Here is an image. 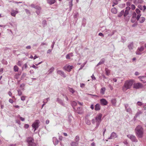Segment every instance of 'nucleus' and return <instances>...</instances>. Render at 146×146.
<instances>
[{
	"mask_svg": "<svg viewBox=\"0 0 146 146\" xmlns=\"http://www.w3.org/2000/svg\"><path fill=\"white\" fill-rule=\"evenodd\" d=\"M135 11L136 12V13L138 14L139 15L140 14V13L141 12L140 11V10L138 9H136L135 10Z\"/></svg>",
	"mask_w": 146,
	"mask_h": 146,
	"instance_id": "nucleus-45",
	"label": "nucleus"
},
{
	"mask_svg": "<svg viewBox=\"0 0 146 146\" xmlns=\"http://www.w3.org/2000/svg\"><path fill=\"white\" fill-rule=\"evenodd\" d=\"M27 142L28 146H35L36 144L34 142V140L31 137H29L27 139Z\"/></svg>",
	"mask_w": 146,
	"mask_h": 146,
	"instance_id": "nucleus-5",
	"label": "nucleus"
},
{
	"mask_svg": "<svg viewBox=\"0 0 146 146\" xmlns=\"http://www.w3.org/2000/svg\"><path fill=\"white\" fill-rule=\"evenodd\" d=\"M100 104H96L95 106V110L96 111H98L100 110Z\"/></svg>",
	"mask_w": 146,
	"mask_h": 146,
	"instance_id": "nucleus-20",
	"label": "nucleus"
},
{
	"mask_svg": "<svg viewBox=\"0 0 146 146\" xmlns=\"http://www.w3.org/2000/svg\"><path fill=\"white\" fill-rule=\"evenodd\" d=\"M26 48L27 49H30L31 48V46L30 45H28L26 46Z\"/></svg>",
	"mask_w": 146,
	"mask_h": 146,
	"instance_id": "nucleus-55",
	"label": "nucleus"
},
{
	"mask_svg": "<svg viewBox=\"0 0 146 146\" xmlns=\"http://www.w3.org/2000/svg\"><path fill=\"white\" fill-rule=\"evenodd\" d=\"M128 104H126L125 105V107L126 111L128 112L129 113H132V111L130 107H128Z\"/></svg>",
	"mask_w": 146,
	"mask_h": 146,
	"instance_id": "nucleus-12",
	"label": "nucleus"
},
{
	"mask_svg": "<svg viewBox=\"0 0 146 146\" xmlns=\"http://www.w3.org/2000/svg\"><path fill=\"white\" fill-rule=\"evenodd\" d=\"M142 112L141 111H138L137 113L135 115L134 117V118H137L139 115L141 114Z\"/></svg>",
	"mask_w": 146,
	"mask_h": 146,
	"instance_id": "nucleus-29",
	"label": "nucleus"
},
{
	"mask_svg": "<svg viewBox=\"0 0 146 146\" xmlns=\"http://www.w3.org/2000/svg\"><path fill=\"white\" fill-rule=\"evenodd\" d=\"M73 118V117L71 115H69L68 117V121L69 122V123L70 124L71 123V122Z\"/></svg>",
	"mask_w": 146,
	"mask_h": 146,
	"instance_id": "nucleus-22",
	"label": "nucleus"
},
{
	"mask_svg": "<svg viewBox=\"0 0 146 146\" xmlns=\"http://www.w3.org/2000/svg\"><path fill=\"white\" fill-rule=\"evenodd\" d=\"M57 101L60 104L62 105L63 106H64V104L63 102V101L60 100L59 98H58L57 99Z\"/></svg>",
	"mask_w": 146,
	"mask_h": 146,
	"instance_id": "nucleus-24",
	"label": "nucleus"
},
{
	"mask_svg": "<svg viewBox=\"0 0 146 146\" xmlns=\"http://www.w3.org/2000/svg\"><path fill=\"white\" fill-rule=\"evenodd\" d=\"M127 136L132 142L135 143L138 142V140L135 135H128Z\"/></svg>",
	"mask_w": 146,
	"mask_h": 146,
	"instance_id": "nucleus-8",
	"label": "nucleus"
},
{
	"mask_svg": "<svg viewBox=\"0 0 146 146\" xmlns=\"http://www.w3.org/2000/svg\"><path fill=\"white\" fill-rule=\"evenodd\" d=\"M72 0H71L70 1L69 3V5L70 9H71L72 6Z\"/></svg>",
	"mask_w": 146,
	"mask_h": 146,
	"instance_id": "nucleus-38",
	"label": "nucleus"
},
{
	"mask_svg": "<svg viewBox=\"0 0 146 146\" xmlns=\"http://www.w3.org/2000/svg\"><path fill=\"white\" fill-rule=\"evenodd\" d=\"M102 114L101 113H99L95 117V120L96 123V128L98 127L99 126L100 123L102 121Z\"/></svg>",
	"mask_w": 146,
	"mask_h": 146,
	"instance_id": "nucleus-3",
	"label": "nucleus"
},
{
	"mask_svg": "<svg viewBox=\"0 0 146 146\" xmlns=\"http://www.w3.org/2000/svg\"><path fill=\"white\" fill-rule=\"evenodd\" d=\"M141 15V14L138 15L136 17V19L138 21H139V22L141 23H143L145 21V19L143 17H140Z\"/></svg>",
	"mask_w": 146,
	"mask_h": 146,
	"instance_id": "nucleus-7",
	"label": "nucleus"
},
{
	"mask_svg": "<svg viewBox=\"0 0 146 146\" xmlns=\"http://www.w3.org/2000/svg\"><path fill=\"white\" fill-rule=\"evenodd\" d=\"M101 104L104 105H106L108 104V102L105 99L102 98L100 100Z\"/></svg>",
	"mask_w": 146,
	"mask_h": 146,
	"instance_id": "nucleus-14",
	"label": "nucleus"
},
{
	"mask_svg": "<svg viewBox=\"0 0 146 146\" xmlns=\"http://www.w3.org/2000/svg\"><path fill=\"white\" fill-rule=\"evenodd\" d=\"M73 68V66L67 64L63 67V69L64 70L67 71L68 72H70Z\"/></svg>",
	"mask_w": 146,
	"mask_h": 146,
	"instance_id": "nucleus-6",
	"label": "nucleus"
},
{
	"mask_svg": "<svg viewBox=\"0 0 146 146\" xmlns=\"http://www.w3.org/2000/svg\"><path fill=\"white\" fill-rule=\"evenodd\" d=\"M53 142L55 145L58 144V141L55 137H53Z\"/></svg>",
	"mask_w": 146,
	"mask_h": 146,
	"instance_id": "nucleus-18",
	"label": "nucleus"
},
{
	"mask_svg": "<svg viewBox=\"0 0 146 146\" xmlns=\"http://www.w3.org/2000/svg\"><path fill=\"white\" fill-rule=\"evenodd\" d=\"M75 142L79 144V141L80 140V137L78 135H76L74 138Z\"/></svg>",
	"mask_w": 146,
	"mask_h": 146,
	"instance_id": "nucleus-23",
	"label": "nucleus"
},
{
	"mask_svg": "<svg viewBox=\"0 0 146 146\" xmlns=\"http://www.w3.org/2000/svg\"><path fill=\"white\" fill-rule=\"evenodd\" d=\"M124 13V10H122L121 12H120L119 13L118 15V17H120L121 16L123 15Z\"/></svg>",
	"mask_w": 146,
	"mask_h": 146,
	"instance_id": "nucleus-31",
	"label": "nucleus"
},
{
	"mask_svg": "<svg viewBox=\"0 0 146 146\" xmlns=\"http://www.w3.org/2000/svg\"><path fill=\"white\" fill-rule=\"evenodd\" d=\"M71 104L73 107L76 106L77 104V103L74 101L72 102L71 103Z\"/></svg>",
	"mask_w": 146,
	"mask_h": 146,
	"instance_id": "nucleus-40",
	"label": "nucleus"
},
{
	"mask_svg": "<svg viewBox=\"0 0 146 146\" xmlns=\"http://www.w3.org/2000/svg\"><path fill=\"white\" fill-rule=\"evenodd\" d=\"M129 14V11H124V13L123 14L124 16L125 17Z\"/></svg>",
	"mask_w": 146,
	"mask_h": 146,
	"instance_id": "nucleus-39",
	"label": "nucleus"
},
{
	"mask_svg": "<svg viewBox=\"0 0 146 146\" xmlns=\"http://www.w3.org/2000/svg\"><path fill=\"white\" fill-rule=\"evenodd\" d=\"M39 120H36L32 125V127L35 128V131L36 130L38 127Z\"/></svg>",
	"mask_w": 146,
	"mask_h": 146,
	"instance_id": "nucleus-10",
	"label": "nucleus"
},
{
	"mask_svg": "<svg viewBox=\"0 0 146 146\" xmlns=\"http://www.w3.org/2000/svg\"><path fill=\"white\" fill-rule=\"evenodd\" d=\"M112 3L113 4L112 5V6L113 7H114L115 6V5H117L118 3V2L116 1L115 0L113 1Z\"/></svg>",
	"mask_w": 146,
	"mask_h": 146,
	"instance_id": "nucleus-35",
	"label": "nucleus"
},
{
	"mask_svg": "<svg viewBox=\"0 0 146 146\" xmlns=\"http://www.w3.org/2000/svg\"><path fill=\"white\" fill-rule=\"evenodd\" d=\"M46 21L45 20H43L42 22L43 27H44L46 25Z\"/></svg>",
	"mask_w": 146,
	"mask_h": 146,
	"instance_id": "nucleus-43",
	"label": "nucleus"
},
{
	"mask_svg": "<svg viewBox=\"0 0 146 146\" xmlns=\"http://www.w3.org/2000/svg\"><path fill=\"white\" fill-rule=\"evenodd\" d=\"M22 64V63L20 61H19L18 62V63H17V65L18 66H21V65Z\"/></svg>",
	"mask_w": 146,
	"mask_h": 146,
	"instance_id": "nucleus-50",
	"label": "nucleus"
},
{
	"mask_svg": "<svg viewBox=\"0 0 146 146\" xmlns=\"http://www.w3.org/2000/svg\"><path fill=\"white\" fill-rule=\"evenodd\" d=\"M35 9L37 10L36 11V13L38 15L40 13V11L41 9V7L38 5H36Z\"/></svg>",
	"mask_w": 146,
	"mask_h": 146,
	"instance_id": "nucleus-13",
	"label": "nucleus"
},
{
	"mask_svg": "<svg viewBox=\"0 0 146 146\" xmlns=\"http://www.w3.org/2000/svg\"><path fill=\"white\" fill-rule=\"evenodd\" d=\"M130 9V7L128 6L126 7L125 11H129Z\"/></svg>",
	"mask_w": 146,
	"mask_h": 146,
	"instance_id": "nucleus-56",
	"label": "nucleus"
},
{
	"mask_svg": "<svg viewBox=\"0 0 146 146\" xmlns=\"http://www.w3.org/2000/svg\"><path fill=\"white\" fill-rule=\"evenodd\" d=\"M25 96H22L21 98V99L22 100L24 101L25 100Z\"/></svg>",
	"mask_w": 146,
	"mask_h": 146,
	"instance_id": "nucleus-54",
	"label": "nucleus"
},
{
	"mask_svg": "<svg viewBox=\"0 0 146 146\" xmlns=\"http://www.w3.org/2000/svg\"><path fill=\"white\" fill-rule=\"evenodd\" d=\"M25 10V11H26V13L27 14H30V11L29 10H28V9H26Z\"/></svg>",
	"mask_w": 146,
	"mask_h": 146,
	"instance_id": "nucleus-52",
	"label": "nucleus"
},
{
	"mask_svg": "<svg viewBox=\"0 0 146 146\" xmlns=\"http://www.w3.org/2000/svg\"><path fill=\"white\" fill-rule=\"evenodd\" d=\"M18 12L17 11H13L11 13V15L12 16L15 17V16L16 14Z\"/></svg>",
	"mask_w": 146,
	"mask_h": 146,
	"instance_id": "nucleus-30",
	"label": "nucleus"
},
{
	"mask_svg": "<svg viewBox=\"0 0 146 146\" xmlns=\"http://www.w3.org/2000/svg\"><path fill=\"white\" fill-rule=\"evenodd\" d=\"M117 137V134L114 132H112L111 134L110 137H108V139H115Z\"/></svg>",
	"mask_w": 146,
	"mask_h": 146,
	"instance_id": "nucleus-11",
	"label": "nucleus"
},
{
	"mask_svg": "<svg viewBox=\"0 0 146 146\" xmlns=\"http://www.w3.org/2000/svg\"><path fill=\"white\" fill-rule=\"evenodd\" d=\"M135 133L138 138L143 137L144 133L143 129L140 125H138L135 128Z\"/></svg>",
	"mask_w": 146,
	"mask_h": 146,
	"instance_id": "nucleus-1",
	"label": "nucleus"
},
{
	"mask_svg": "<svg viewBox=\"0 0 146 146\" xmlns=\"http://www.w3.org/2000/svg\"><path fill=\"white\" fill-rule=\"evenodd\" d=\"M81 109V108L80 107H78L77 108L76 112L79 114H81L82 113V112L80 111Z\"/></svg>",
	"mask_w": 146,
	"mask_h": 146,
	"instance_id": "nucleus-34",
	"label": "nucleus"
},
{
	"mask_svg": "<svg viewBox=\"0 0 146 146\" xmlns=\"http://www.w3.org/2000/svg\"><path fill=\"white\" fill-rule=\"evenodd\" d=\"M78 143L74 141L70 143L71 146H78Z\"/></svg>",
	"mask_w": 146,
	"mask_h": 146,
	"instance_id": "nucleus-28",
	"label": "nucleus"
},
{
	"mask_svg": "<svg viewBox=\"0 0 146 146\" xmlns=\"http://www.w3.org/2000/svg\"><path fill=\"white\" fill-rule=\"evenodd\" d=\"M25 86L24 84H22L20 86L21 88V90H23L24 89V87Z\"/></svg>",
	"mask_w": 146,
	"mask_h": 146,
	"instance_id": "nucleus-46",
	"label": "nucleus"
},
{
	"mask_svg": "<svg viewBox=\"0 0 146 146\" xmlns=\"http://www.w3.org/2000/svg\"><path fill=\"white\" fill-rule=\"evenodd\" d=\"M85 85L84 84L81 83V84H80V86L82 88H83L85 86Z\"/></svg>",
	"mask_w": 146,
	"mask_h": 146,
	"instance_id": "nucleus-62",
	"label": "nucleus"
},
{
	"mask_svg": "<svg viewBox=\"0 0 146 146\" xmlns=\"http://www.w3.org/2000/svg\"><path fill=\"white\" fill-rule=\"evenodd\" d=\"M116 32L115 30H113V31L112 33H109L108 36H111L112 35H113Z\"/></svg>",
	"mask_w": 146,
	"mask_h": 146,
	"instance_id": "nucleus-42",
	"label": "nucleus"
},
{
	"mask_svg": "<svg viewBox=\"0 0 146 146\" xmlns=\"http://www.w3.org/2000/svg\"><path fill=\"white\" fill-rule=\"evenodd\" d=\"M9 101L10 103L11 104H12L13 102V100L11 99H9Z\"/></svg>",
	"mask_w": 146,
	"mask_h": 146,
	"instance_id": "nucleus-63",
	"label": "nucleus"
},
{
	"mask_svg": "<svg viewBox=\"0 0 146 146\" xmlns=\"http://www.w3.org/2000/svg\"><path fill=\"white\" fill-rule=\"evenodd\" d=\"M105 61V58H102L101 59L100 61L96 65L97 66H99V65H101L102 64H103L104 63Z\"/></svg>",
	"mask_w": 146,
	"mask_h": 146,
	"instance_id": "nucleus-17",
	"label": "nucleus"
},
{
	"mask_svg": "<svg viewBox=\"0 0 146 146\" xmlns=\"http://www.w3.org/2000/svg\"><path fill=\"white\" fill-rule=\"evenodd\" d=\"M111 12L114 14H116L117 12L116 9L115 7H113L111 9Z\"/></svg>",
	"mask_w": 146,
	"mask_h": 146,
	"instance_id": "nucleus-25",
	"label": "nucleus"
},
{
	"mask_svg": "<svg viewBox=\"0 0 146 146\" xmlns=\"http://www.w3.org/2000/svg\"><path fill=\"white\" fill-rule=\"evenodd\" d=\"M138 7L141 10H143V12L146 9V7L145 5L142 7L141 5H138Z\"/></svg>",
	"mask_w": 146,
	"mask_h": 146,
	"instance_id": "nucleus-16",
	"label": "nucleus"
},
{
	"mask_svg": "<svg viewBox=\"0 0 146 146\" xmlns=\"http://www.w3.org/2000/svg\"><path fill=\"white\" fill-rule=\"evenodd\" d=\"M144 49V47L143 46H142L140 47H139L136 51V54L137 55H141L142 53L141 52L143 51Z\"/></svg>",
	"mask_w": 146,
	"mask_h": 146,
	"instance_id": "nucleus-9",
	"label": "nucleus"
},
{
	"mask_svg": "<svg viewBox=\"0 0 146 146\" xmlns=\"http://www.w3.org/2000/svg\"><path fill=\"white\" fill-rule=\"evenodd\" d=\"M91 121H92V123L93 124H94L95 122H96V121L95 119H93Z\"/></svg>",
	"mask_w": 146,
	"mask_h": 146,
	"instance_id": "nucleus-51",
	"label": "nucleus"
},
{
	"mask_svg": "<svg viewBox=\"0 0 146 146\" xmlns=\"http://www.w3.org/2000/svg\"><path fill=\"white\" fill-rule=\"evenodd\" d=\"M137 104L138 106H141L142 104V103L140 102H137Z\"/></svg>",
	"mask_w": 146,
	"mask_h": 146,
	"instance_id": "nucleus-49",
	"label": "nucleus"
},
{
	"mask_svg": "<svg viewBox=\"0 0 146 146\" xmlns=\"http://www.w3.org/2000/svg\"><path fill=\"white\" fill-rule=\"evenodd\" d=\"M143 78H146V76H140L138 77V78L140 80V81L142 82L143 83H146V81L145 80H142V79Z\"/></svg>",
	"mask_w": 146,
	"mask_h": 146,
	"instance_id": "nucleus-21",
	"label": "nucleus"
},
{
	"mask_svg": "<svg viewBox=\"0 0 146 146\" xmlns=\"http://www.w3.org/2000/svg\"><path fill=\"white\" fill-rule=\"evenodd\" d=\"M79 14L78 13H74V18H76L78 16Z\"/></svg>",
	"mask_w": 146,
	"mask_h": 146,
	"instance_id": "nucleus-44",
	"label": "nucleus"
},
{
	"mask_svg": "<svg viewBox=\"0 0 146 146\" xmlns=\"http://www.w3.org/2000/svg\"><path fill=\"white\" fill-rule=\"evenodd\" d=\"M137 16V14L135 12H134L132 14V17L133 18H135L136 19V17Z\"/></svg>",
	"mask_w": 146,
	"mask_h": 146,
	"instance_id": "nucleus-37",
	"label": "nucleus"
},
{
	"mask_svg": "<svg viewBox=\"0 0 146 146\" xmlns=\"http://www.w3.org/2000/svg\"><path fill=\"white\" fill-rule=\"evenodd\" d=\"M105 71L106 75L108 76L110 74V71L107 68H105Z\"/></svg>",
	"mask_w": 146,
	"mask_h": 146,
	"instance_id": "nucleus-27",
	"label": "nucleus"
},
{
	"mask_svg": "<svg viewBox=\"0 0 146 146\" xmlns=\"http://www.w3.org/2000/svg\"><path fill=\"white\" fill-rule=\"evenodd\" d=\"M29 125L28 124H25V125H24V127L26 128V129H27L29 128Z\"/></svg>",
	"mask_w": 146,
	"mask_h": 146,
	"instance_id": "nucleus-53",
	"label": "nucleus"
},
{
	"mask_svg": "<svg viewBox=\"0 0 146 146\" xmlns=\"http://www.w3.org/2000/svg\"><path fill=\"white\" fill-rule=\"evenodd\" d=\"M30 67H33L35 69H37L38 68V67L35 66L34 65H33L31 66Z\"/></svg>",
	"mask_w": 146,
	"mask_h": 146,
	"instance_id": "nucleus-64",
	"label": "nucleus"
},
{
	"mask_svg": "<svg viewBox=\"0 0 146 146\" xmlns=\"http://www.w3.org/2000/svg\"><path fill=\"white\" fill-rule=\"evenodd\" d=\"M144 87V85L140 82L135 83L133 84V88L136 89H142Z\"/></svg>",
	"mask_w": 146,
	"mask_h": 146,
	"instance_id": "nucleus-4",
	"label": "nucleus"
},
{
	"mask_svg": "<svg viewBox=\"0 0 146 146\" xmlns=\"http://www.w3.org/2000/svg\"><path fill=\"white\" fill-rule=\"evenodd\" d=\"M19 77V74H16L15 76V78L16 79H17Z\"/></svg>",
	"mask_w": 146,
	"mask_h": 146,
	"instance_id": "nucleus-58",
	"label": "nucleus"
},
{
	"mask_svg": "<svg viewBox=\"0 0 146 146\" xmlns=\"http://www.w3.org/2000/svg\"><path fill=\"white\" fill-rule=\"evenodd\" d=\"M86 124H87L88 125H90L91 124V121L90 120H89V119H87L86 121Z\"/></svg>",
	"mask_w": 146,
	"mask_h": 146,
	"instance_id": "nucleus-41",
	"label": "nucleus"
},
{
	"mask_svg": "<svg viewBox=\"0 0 146 146\" xmlns=\"http://www.w3.org/2000/svg\"><path fill=\"white\" fill-rule=\"evenodd\" d=\"M70 57L69 55L68 54L66 55V58L67 59H70Z\"/></svg>",
	"mask_w": 146,
	"mask_h": 146,
	"instance_id": "nucleus-48",
	"label": "nucleus"
},
{
	"mask_svg": "<svg viewBox=\"0 0 146 146\" xmlns=\"http://www.w3.org/2000/svg\"><path fill=\"white\" fill-rule=\"evenodd\" d=\"M134 82V80L132 79L126 81L123 87V90L125 91L128 89H130L133 84Z\"/></svg>",
	"mask_w": 146,
	"mask_h": 146,
	"instance_id": "nucleus-2",
	"label": "nucleus"
},
{
	"mask_svg": "<svg viewBox=\"0 0 146 146\" xmlns=\"http://www.w3.org/2000/svg\"><path fill=\"white\" fill-rule=\"evenodd\" d=\"M18 69H19V68L17 66L15 65L14 66V70L15 72L18 71Z\"/></svg>",
	"mask_w": 146,
	"mask_h": 146,
	"instance_id": "nucleus-36",
	"label": "nucleus"
},
{
	"mask_svg": "<svg viewBox=\"0 0 146 146\" xmlns=\"http://www.w3.org/2000/svg\"><path fill=\"white\" fill-rule=\"evenodd\" d=\"M47 3L50 5L54 4L56 2V0H46Z\"/></svg>",
	"mask_w": 146,
	"mask_h": 146,
	"instance_id": "nucleus-19",
	"label": "nucleus"
},
{
	"mask_svg": "<svg viewBox=\"0 0 146 146\" xmlns=\"http://www.w3.org/2000/svg\"><path fill=\"white\" fill-rule=\"evenodd\" d=\"M116 101L115 99H113L111 100V103L113 106H115Z\"/></svg>",
	"mask_w": 146,
	"mask_h": 146,
	"instance_id": "nucleus-32",
	"label": "nucleus"
},
{
	"mask_svg": "<svg viewBox=\"0 0 146 146\" xmlns=\"http://www.w3.org/2000/svg\"><path fill=\"white\" fill-rule=\"evenodd\" d=\"M54 70V68L53 67L51 68L49 70L48 74H51L53 72Z\"/></svg>",
	"mask_w": 146,
	"mask_h": 146,
	"instance_id": "nucleus-33",
	"label": "nucleus"
},
{
	"mask_svg": "<svg viewBox=\"0 0 146 146\" xmlns=\"http://www.w3.org/2000/svg\"><path fill=\"white\" fill-rule=\"evenodd\" d=\"M57 73L64 78H65L66 77L64 72L62 70H58L57 71Z\"/></svg>",
	"mask_w": 146,
	"mask_h": 146,
	"instance_id": "nucleus-15",
	"label": "nucleus"
},
{
	"mask_svg": "<svg viewBox=\"0 0 146 146\" xmlns=\"http://www.w3.org/2000/svg\"><path fill=\"white\" fill-rule=\"evenodd\" d=\"M131 9L132 10H134L135 8V6L134 5H133V4L132 5H131Z\"/></svg>",
	"mask_w": 146,
	"mask_h": 146,
	"instance_id": "nucleus-47",
	"label": "nucleus"
},
{
	"mask_svg": "<svg viewBox=\"0 0 146 146\" xmlns=\"http://www.w3.org/2000/svg\"><path fill=\"white\" fill-rule=\"evenodd\" d=\"M91 78L92 80H96V78L94 75L93 74H92V76H91Z\"/></svg>",
	"mask_w": 146,
	"mask_h": 146,
	"instance_id": "nucleus-60",
	"label": "nucleus"
},
{
	"mask_svg": "<svg viewBox=\"0 0 146 146\" xmlns=\"http://www.w3.org/2000/svg\"><path fill=\"white\" fill-rule=\"evenodd\" d=\"M3 68H1L0 69V74L2 73L3 71Z\"/></svg>",
	"mask_w": 146,
	"mask_h": 146,
	"instance_id": "nucleus-61",
	"label": "nucleus"
},
{
	"mask_svg": "<svg viewBox=\"0 0 146 146\" xmlns=\"http://www.w3.org/2000/svg\"><path fill=\"white\" fill-rule=\"evenodd\" d=\"M133 42H131L128 45V47L130 50H132L133 48Z\"/></svg>",
	"mask_w": 146,
	"mask_h": 146,
	"instance_id": "nucleus-26",
	"label": "nucleus"
},
{
	"mask_svg": "<svg viewBox=\"0 0 146 146\" xmlns=\"http://www.w3.org/2000/svg\"><path fill=\"white\" fill-rule=\"evenodd\" d=\"M135 18H133L132 17L131 21V22L132 23H134L135 22V20L134 19Z\"/></svg>",
	"mask_w": 146,
	"mask_h": 146,
	"instance_id": "nucleus-59",
	"label": "nucleus"
},
{
	"mask_svg": "<svg viewBox=\"0 0 146 146\" xmlns=\"http://www.w3.org/2000/svg\"><path fill=\"white\" fill-rule=\"evenodd\" d=\"M109 88H110V89L111 90H112L113 88L111 85L110 84H109L108 86Z\"/></svg>",
	"mask_w": 146,
	"mask_h": 146,
	"instance_id": "nucleus-57",
	"label": "nucleus"
}]
</instances>
